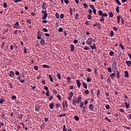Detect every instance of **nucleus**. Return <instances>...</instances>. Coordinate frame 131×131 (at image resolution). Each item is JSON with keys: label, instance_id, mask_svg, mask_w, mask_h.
<instances>
[{"label": "nucleus", "instance_id": "f3484780", "mask_svg": "<svg viewBox=\"0 0 131 131\" xmlns=\"http://www.w3.org/2000/svg\"><path fill=\"white\" fill-rule=\"evenodd\" d=\"M108 16L109 17H111V18H112L113 17V13H112V12H109Z\"/></svg>", "mask_w": 131, "mask_h": 131}, {"label": "nucleus", "instance_id": "20e7f679", "mask_svg": "<svg viewBox=\"0 0 131 131\" xmlns=\"http://www.w3.org/2000/svg\"><path fill=\"white\" fill-rule=\"evenodd\" d=\"M117 23L118 24H119V23H120V19H121V16H120V15L118 16L117 17Z\"/></svg>", "mask_w": 131, "mask_h": 131}, {"label": "nucleus", "instance_id": "49530a36", "mask_svg": "<svg viewBox=\"0 0 131 131\" xmlns=\"http://www.w3.org/2000/svg\"><path fill=\"white\" fill-rule=\"evenodd\" d=\"M11 99L12 100H16L17 99V97H16V96H12Z\"/></svg>", "mask_w": 131, "mask_h": 131}, {"label": "nucleus", "instance_id": "bb28decb", "mask_svg": "<svg viewBox=\"0 0 131 131\" xmlns=\"http://www.w3.org/2000/svg\"><path fill=\"white\" fill-rule=\"evenodd\" d=\"M57 76L58 79H61V74H60V73L57 74Z\"/></svg>", "mask_w": 131, "mask_h": 131}, {"label": "nucleus", "instance_id": "1a4fd4ad", "mask_svg": "<svg viewBox=\"0 0 131 131\" xmlns=\"http://www.w3.org/2000/svg\"><path fill=\"white\" fill-rule=\"evenodd\" d=\"M48 76L50 78V81H51V82H53V81H54V79H53V77H52V75L49 74L48 75Z\"/></svg>", "mask_w": 131, "mask_h": 131}, {"label": "nucleus", "instance_id": "aec40b11", "mask_svg": "<svg viewBox=\"0 0 131 131\" xmlns=\"http://www.w3.org/2000/svg\"><path fill=\"white\" fill-rule=\"evenodd\" d=\"M110 35L112 37L114 35V32H113V31H111Z\"/></svg>", "mask_w": 131, "mask_h": 131}, {"label": "nucleus", "instance_id": "338daca9", "mask_svg": "<svg viewBox=\"0 0 131 131\" xmlns=\"http://www.w3.org/2000/svg\"><path fill=\"white\" fill-rule=\"evenodd\" d=\"M15 74L16 75H19L20 74V73L19 72V71H16Z\"/></svg>", "mask_w": 131, "mask_h": 131}, {"label": "nucleus", "instance_id": "4be33fe9", "mask_svg": "<svg viewBox=\"0 0 131 131\" xmlns=\"http://www.w3.org/2000/svg\"><path fill=\"white\" fill-rule=\"evenodd\" d=\"M119 46H120L121 49H122V50H124V47H123V45H122V44H121V42L119 43Z\"/></svg>", "mask_w": 131, "mask_h": 131}, {"label": "nucleus", "instance_id": "6ab92c4d", "mask_svg": "<svg viewBox=\"0 0 131 131\" xmlns=\"http://www.w3.org/2000/svg\"><path fill=\"white\" fill-rule=\"evenodd\" d=\"M116 3L119 5V6H121V3H120V1L119 0H115Z\"/></svg>", "mask_w": 131, "mask_h": 131}, {"label": "nucleus", "instance_id": "a878e982", "mask_svg": "<svg viewBox=\"0 0 131 131\" xmlns=\"http://www.w3.org/2000/svg\"><path fill=\"white\" fill-rule=\"evenodd\" d=\"M41 45L42 46L43 45H45V39H41L40 41Z\"/></svg>", "mask_w": 131, "mask_h": 131}, {"label": "nucleus", "instance_id": "864d4df0", "mask_svg": "<svg viewBox=\"0 0 131 131\" xmlns=\"http://www.w3.org/2000/svg\"><path fill=\"white\" fill-rule=\"evenodd\" d=\"M120 74H119V71H117V78H119L120 76H119Z\"/></svg>", "mask_w": 131, "mask_h": 131}, {"label": "nucleus", "instance_id": "5701e85b", "mask_svg": "<svg viewBox=\"0 0 131 131\" xmlns=\"http://www.w3.org/2000/svg\"><path fill=\"white\" fill-rule=\"evenodd\" d=\"M74 119H75V120L76 121H78L79 120V118L78 117H77V116H75L74 117Z\"/></svg>", "mask_w": 131, "mask_h": 131}, {"label": "nucleus", "instance_id": "412c9836", "mask_svg": "<svg viewBox=\"0 0 131 131\" xmlns=\"http://www.w3.org/2000/svg\"><path fill=\"white\" fill-rule=\"evenodd\" d=\"M86 81L88 82H91V81H92V78H90V77L87 78Z\"/></svg>", "mask_w": 131, "mask_h": 131}, {"label": "nucleus", "instance_id": "052dcab7", "mask_svg": "<svg viewBox=\"0 0 131 131\" xmlns=\"http://www.w3.org/2000/svg\"><path fill=\"white\" fill-rule=\"evenodd\" d=\"M58 31H59V32H62V31H63V28H60L58 29Z\"/></svg>", "mask_w": 131, "mask_h": 131}, {"label": "nucleus", "instance_id": "680f3d73", "mask_svg": "<svg viewBox=\"0 0 131 131\" xmlns=\"http://www.w3.org/2000/svg\"><path fill=\"white\" fill-rule=\"evenodd\" d=\"M113 30H115V31H117V30H118V29H117V27H114L113 28Z\"/></svg>", "mask_w": 131, "mask_h": 131}, {"label": "nucleus", "instance_id": "b1692460", "mask_svg": "<svg viewBox=\"0 0 131 131\" xmlns=\"http://www.w3.org/2000/svg\"><path fill=\"white\" fill-rule=\"evenodd\" d=\"M126 64H127L128 66H130L131 64L130 61H126Z\"/></svg>", "mask_w": 131, "mask_h": 131}, {"label": "nucleus", "instance_id": "13d9d810", "mask_svg": "<svg viewBox=\"0 0 131 131\" xmlns=\"http://www.w3.org/2000/svg\"><path fill=\"white\" fill-rule=\"evenodd\" d=\"M105 108H106V109L109 110V109H110V106L109 105H106L105 106Z\"/></svg>", "mask_w": 131, "mask_h": 131}, {"label": "nucleus", "instance_id": "f03ea898", "mask_svg": "<svg viewBox=\"0 0 131 131\" xmlns=\"http://www.w3.org/2000/svg\"><path fill=\"white\" fill-rule=\"evenodd\" d=\"M19 27H20V25L19 24V22L17 21L14 24V28L19 29Z\"/></svg>", "mask_w": 131, "mask_h": 131}, {"label": "nucleus", "instance_id": "bf43d9fd", "mask_svg": "<svg viewBox=\"0 0 131 131\" xmlns=\"http://www.w3.org/2000/svg\"><path fill=\"white\" fill-rule=\"evenodd\" d=\"M90 8L91 9H92L93 10H94L95 8V6L94 5H90Z\"/></svg>", "mask_w": 131, "mask_h": 131}, {"label": "nucleus", "instance_id": "09e8293b", "mask_svg": "<svg viewBox=\"0 0 131 131\" xmlns=\"http://www.w3.org/2000/svg\"><path fill=\"white\" fill-rule=\"evenodd\" d=\"M105 119L106 120H107V121H108V122H111V120H110V119L108 118V117H105Z\"/></svg>", "mask_w": 131, "mask_h": 131}, {"label": "nucleus", "instance_id": "3c124183", "mask_svg": "<svg viewBox=\"0 0 131 131\" xmlns=\"http://www.w3.org/2000/svg\"><path fill=\"white\" fill-rule=\"evenodd\" d=\"M69 12L70 13V15H72V8H70L69 9Z\"/></svg>", "mask_w": 131, "mask_h": 131}, {"label": "nucleus", "instance_id": "ea45409f", "mask_svg": "<svg viewBox=\"0 0 131 131\" xmlns=\"http://www.w3.org/2000/svg\"><path fill=\"white\" fill-rule=\"evenodd\" d=\"M55 16H56V18L57 19H59V13H56V14H55Z\"/></svg>", "mask_w": 131, "mask_h": 131}, {"label": "nucleus", "instance_id": "72a5a7b5", "mask_svg": "<svg viewBox=\"0 0 131 131\" xmlns=\"http://www.w3.org/2000/svg\"><path fill=\"white\" fill-rule=\"evenodd\" d=\"M110 56H113L114 55V52L113 51L110 52L109 53Z\"/></svg>", "mask_w": 131, "mask_h": 131}, {"label": "nucleus", "instance_id": "37998d69", "mask_svg": "<svg viewBox=\"0 0 131 131\" xmlns=\"http://www.w3.org/2000/svg\"><path fill=\"white\" fill-rule=\"evenodd\" d=\"M42 8L43 10H46V9H47V7H46V6H45V3H43V5H42Z\"/></svg>", "mask_w": 131, "mask_h": 131}, {"label": "nucleus", "instance_id": "8fccbe9b", "mask_svg": "<svg viewBox=\"0 0 131 131\" xmlns=\"http://www.w3.org/2000/svg\"><path fill=\"white\" fill-rule=\"evenodd\" d=\"M79 16V15H78V13L76 14V15L75 16V19H78Z\"/></svg>", "mask_w": 131, "mask_h": 131}, {"label": "nucleus", "instance_id": "423d86ee", "mask_svg": "<svg viewBox=\"0 0 131 131\" xmlns=\"http://www.w3.org/2000/svg\"><path fill=\"white\" fill-rule=\"evenodd\" d=\"M89 109L90 111H93L94 110V105H93V104H90L89 105Z\"/></svg>", "mask_w": 131, "mask_h": 131}, {"label": "nucleus", "instance_id": "c03bdc74", "mask_svg": "<svg viewBox=\"0 0 131 131\" xmlns=\"http://www.w3.org/2000/svg\"><path fill=\"white\" fill-rule=\"evenodd\" d=\"M3 125H5V123H3L2 122H0V128L2 127V126H3Z\"/></svg>", "mask_w": 131, "mask_h": 131}, {"label": "nucleus", "instance_id": "a19ab883", "mask_svg": "<svg viewBox=\"0 0 131 131\" xmlns=\"http://www.w3.org/2000/svg\"><path fill=\"white\" fill-rule=\"evenodd\" d=\"M107 71L108 72H110V73H111V72H112V70L111 69V68H107Z\"/></svg>", "mask_w": 131, "mask_h": 131}, {"label": "nucleus", "instance_id": "6e6552de", "mask_svg": "<svg viewBox=\"0 0 131 131\" xmlns=\"http://www.w3.org/2000/svg\"><path fill=\"white\" fill-rule=\"evenodd\" d=\"M125 75H124V77H128L129 75H128V72H127V71H125L124 72Z\"/></svg>", "mask_w": 131, "mask_h": 131}, {"label": "nucleus", "instance_id": "0eeeda50", "mask_svg": "<svg viewBox=\"0 0 131 131\" xmlns=\"http://www.w3.org/2000/svg\"><path fill=\"white\" fill-rule=\"evenodd\" d=\"M71 52H74V50L75 49V48L74 47V45H71Z\"/></svg>", "mask_w": 131, "mask_h": 131}, {"label": "nucleus", "instance_id": "9b49d317", "mask_svg": "<svg viewBox=\"0 0 131 131\" xmlns=\"http://www.w3.org/2000/svg\"><path fill=\"white\" fill-rule=\"evenodd\" d=\"M93 46H90V48H91L92 50H94V49H96V44L93 43Z\"/></svg>", "mask_w": 131, "mask_h": 131}, {"label": "nucleus", "instance_id": "79ce46f5", "mask_svg": "<svg viewBox=\"0 0 131 131\" xmlns=\"http://www.w3.org/2000/svg\"><path fill=\"white\" fill-rule=\"evenodd\" d=\"M46 96L47 97H50V91H47Z\"/></svg>", "mask_w": 131, "mask_h": 131}, {"label": "nucleus", "instance_id": "774afa93", "mask_svg": "<svg viewBox=\"0 0 131 131\" xmlns=\"http://www.w3.org/2000/svg\"><path fill=\"white\" fill-rule=\"evenodd\" d=\"M119 112H124V110H123V109H119Z\"/></svg>", "mask_w": 131, "mask_h": 131}, {"label": "nucleus", "instance_id": "e2e57ef3", "mask_svg": "<svg viewBox=\"0 0 131 131\" xmlns=\"http://www.w3.org/2000/svg\"><path fill=\"white\" fill-rule=\"evenodd\" d=\"M73 42H74V43L76 44V43H77V42H78V40L75 39L74 40Z\"/></svg>", "mask_w": 131, "mask_h": 131}, {"label": "nucleus", "instance_id": "de8ad7c7", "mask_svg": "<svg viewBox=\"0 0 131 131\" xmlns=\"http://www.w3.org/2000/svg\"><path fill=\"white\" fill-rule=\"evenodd\" d=\"M102 16V17H107L108 14L107 13H103Z\"/></svg>", "mask_w": 131, "mask_h": 131}, {"label": "nucleus", "instance_id": "393cba45", "mask_svg": "<svg viewBox=\"0 0 131 131\" xmlns=\"http://www.w3.org/2000/svg\"><path fill=\"white\" fill-rule=\"evenodd\" d=\"M110 76L111 77H112V78H114V77H115V74L114 73H112L110 74Z\"/></svg>", "mask_w": 131, "mask_h": 131}, {"label": "nucleus", "instance_id": "6e6d98bb", "mask_svg": "<svg viewBox=\"0 0 131 131\" xmlns=\"http://www.w3.org/2000/svg\"><path fill=\"white\" fill-rule=\"evenodd\" d=\"M91 18H92V15L89 14L88 15V19L90 20V19H91Z\"/></svg>", "mask_w": 131, "mask_h": 131}, {"label": "nucleus", "instance_id": "7ed1b4c3", "mask_svg": "<svg viewBox=\"0 0 131 131\" xmlns=\"http://www.w3.org/2000/svg\"><path fill=\"white\" fill-rule=\"evenodd\" d=\"M76 83L77 84L78 88H80V85H81V83H80V81L79 80H77L76 81Z\"/></svg>", "mask_w": 131, "mask_h": 131}, {"label": "nucleus", "instance_id": "ddd939ff", "mask_svg": "<svg viewBox=\"0 0 131 131\" xmlns=\"http://www.w3.org/2000/svg\"><path fill=\"white\" fill-rule=\"evenodd\" d=\"M82 99V97H81V96H79L78 97V101L79 102V103H81V100Z\"/></svg>", "mask_w": 131, "mask_h": 131}, {"label": "nucleus", "instance_id": "2f4dec72", "mask_svg": "<svg viewBox=\"0 0 131 131\" xmlns=\"http://www.w3.org/2000/svg\"><path fill=\"white\" fill-rule=\"evenodd\" d=\"M4 102H5V99H1L0 100V104H4Z\"/></svg>", "mask_w": 131, "mask_h": 131}, {"label": "nucleus", "instance_id": "c85d7f7f", "mask_svg": "<svg viewBox=\"0 0 131 131\" xmlns=\"http://www.w3.org/2000/svg\"><path fill=\"white\" fill-rule=\"evenodd\" d=\"M84 8H85V9H86V8H88V7H89V6L88 5V4L86 3H84L83 5Z\"/></svg>", "mask_w": 131, "mask_h": 131}, {"label": "nucleus", "instance_id": "dca6fc26", "mask_svg": "<svg viewBox=\"0 0 131 131\" xmlns=\"http://www.w3.org/2000/svg\"><path fill=\"white\" fill-rule=\"evenodd\" d=\"M19 81H20L21 83L25 82V81L24 79H21L20 77H18Z\"/></svg>", "mask_w": 131, "mask_h": 131}, {"label": "nucleus", "instance_id": "9d476101", "mask_svg": "<svg viewBox=\"0 0 131 131\" xmlns=\"http://www.w3.org/2000/svg\"><path fill=\"white\" fill-rule=\"evenodd\" d=\"M40 110V107H39V106H35V111H36V112H38V111H39Z\"/></svg>", "mask_w": 131, "mask_h": 131}, {"label": "nucleus", "instance_id": "c756f323", "mask_svg": "<svg viewBox=\"0 0 131 131\" xmlns=\"http://www.w3.org/2000/svg\"><path fill=\"white\" fill-rule=\"evenodd\" d=\"M63 116H66V114H61L59 115V117H63Z\"/></svg>", "mask_w": 131, "mask_h": 131}, {"label": "nucleus", "instance_id": "5fc2aeb1", "mask_svg": "<svg viewBox=\"0 0 131 131\" xmlns=\"http://www.w3.org/2000/svg\"><path fill=\"white\" fill-rule=\"evenodd\" d=\"M121 23L122 24V25H124V19H123V18H121Z\"/></svg>", "mask_w": 131, "mask_h": 131}, {"label": "nucleus", "instance_id": "f704fd0d", "mask_svg": "<svg viewBox=\"0 0 131 131\" xmlns=\"http://www.w3.org/2000/svg\"><path fill=\"white\" fill-rule=\"evenodd\" d=\"M80 108H83V102H80Z\"/></svg>", "mask_w": 131, "mask_h": 131}, {"label": "nucleus", "instance_id": "603ef678", "mask_svg": "<svg viewBox=\"0 0 131 131\" xmlns=\"http://www.w3.org/2000/svg\"><path fill=\"white\" fill-rule=\"evenodd\" d=\"M60 19H63V18H64V14H60Z\"/></svg>", "mask_w": 131, "mask_h": 131}, {"label": "nucleus", "instance_id": "a18cd8bd", "mask_svg": "<svg viewBox=\"0 0 131 131\" xmlns=\"http://www.w3.org/2000/svg\"><path fill=\"white\" fill-rule=\"evenodd\" d=\"M57 98H58L59 101H62V98H61V97H60V96L57 95Z\"/></svg>", "mask_w": 131, "mask_h": 131}, {"label": "nucleus", "instance_id": "69168bd1", "mask_svg": "<svg viewBox=\"0 0 131 131\" xmlns=\"http://www.w3.org/2000/svg\"><path fill=\"white\" fill-rule=\"evenodd\" d=\"M64 2L65 4H67L69 3V1L68 0H64Z\"/></svg>", "mask_w": 131, "mask_h": 131}, {"label": "nucleus", "instance_id": "f8f14e48", "mask_svg": "<svg viewBox=\"0 0 131 131\" xmlns=\"http://www.w3.org/2000/svg\"><path fill=\"white\" fill-rule=\"evenodd\" d=\"M47 17H48V14L45 13L43 16L42 17V20H45V19H47Z\"/></svg>", "mask_w": 131, "mask_h": 131}, {"label": "nucleus", "instance_id": "a211bd4d", "mask_svg": "<svg viewBox=\"0 0 131 131\" xmlns=\"http://www.w3.org/2000/svg\"><path fill=\"white\" fill-rule=\"evenodd\" d=\"M98 14L99 16H102L103 15V11L102 10H99L98 11Z\"/></svg>", "mask_w": 131, "mask_h": 131}, {"label": "nucleus", "instance_id": "4468645a", "mask_svg": "<svg viewBox=\"0 0 131 131\" xmlns=\"http://www.w3.org/2000/svg\"><path fill=\"white\" fill-rule=\"evenodd\" d=\"M46 127V124H45V123H42L40 126V128L41 129H43V128H45V127Z\"/></svg>", "mask_w": 131, "mask_h": 131}, {"label": "nucleus", "instance_id": "e433bc0d", "mask_svg": "<svg viewBox=\"0 0 131 131\" xmlns=\"http://www.w3.org/2000/svg\"><path fill=\"white\" fill-rule=\"evenodd\" d=\"M26 53H27V49L25 47L24 48V54H26Z\"/></svg>", "mask_w": 131, "mask_h": 131}, {"label": "nucleus", "instance_id": "0e129e2a", "mask_svg": "<svg viewBox=\"0 0 131 131\" xmlns=\"http://www.w3.org/2000/svg\"><path fill=\"white\" fill-rule=\"evenodd\" d=\"M27 22V23H29V24H31V20L30 19H28Z\"/></svg>", "mask_w": 131, "mask_h": 131}, {"label": "nucleus", "instance_id": "cd10ccee", "mask_svg": "<svg viewBox=\"0 0 131 131\" xmlns=\"http://www.w3.org/2000/svg\"><path fill=\"white\" fill-rule=\"evenodd\" d=\"M105 19L104 18V17L102 16L100 19V22H104V20Z\"/></svg>", "mask_w": 131, "mask_h": 131}, {"label": "nucleus", "instance_id": "f257e3e1", "mask_svg": "<svg viewBox=\"0 0 131 131\" xmlns=\"http://www.w3.org/2000/svg\"><path fill=\"white\" fill-rule=\"evenodd\" d=\"M93 38H89L86 41V43L89 46H91L92 43H93Z\"/></svg>", "mask_w": 131, "mask_h": 131}, {"label": "nucleus", "instance_id": "473e14b6", "mask_svg": "<svg viewBox=\"0 0 131 131\" xmlns=\"http://www.w3.org/2000/svg\"><path fill=\"white\" fill-rule=\"evenodd\" d=\"M84 94H85V95H89L90 94V91H89V90H85Z\"/></svg>", "mask_w": 131, "mask_h": 131}, {"label": "nucleus", "instance_id": "58836bf2", "mask_svg": "<svg viewBox=\"0 0 131 131\" xmlns=\"http://www.w3.org/2000/svg\"><path fill=\"white\" fill-rule=\"evenodd\" d=\"M73 106H76V102H75V99L73 100Z\"/></svg>", "mask_w": 131, "mask_h": 131}, {"label": "nucleus", "instance_id": "4c0bfd02", "mask_svg": "<svg viewBox=\"0 0 131 131\" xmlns=\"http://www.w3.org/2000/svg\"><path fill=\"white\" fill-rule=\"evenodd\" d=\"M69 96L70 97H71V98H72V97H73V92H70L69 94Z\"/></svg>", "mask_w": 131, "mask_h": 131}, {"label": "nucleus", "instance_id": "4d7b16f0", "mask_svg": "<svg viewBox=\"0 0 131 131\" xmlns=\"http://www.w3.org/2000/svg\"><path fill=\"white\" fill-rule=\"evenodd\" d=\"M93 13H94V15H96L97 14V11H96V8L93 9Z\"/></svg>", "mask_w": 131, "mask_h": 131}, {"label": "nucleus", "instance_id": "39448f33", "mask_svg": "<svg viewBox=\"0 0 131 131\" xmlns=\"http://www.w3.org/2000/svg\"><path fill=\"white\" fill-rule=\"evenodd\" d=\"M54 105H55V103H51L49 105V107L50 109H54Z\"/></svg>", "mask_w": 131, "mask_h": 131}, {"label": "nucleus", "instance_id": "7c9ffc66", "mask_svg": "<svg viewBox=\"0 0 131 131\" xmlns=\"http://www.w3.org/2000/svg\"><path fill=\"white\" fill-rule=\"evenodd\" d=\"M116 11L117 13H119V6H117V7L116 8Z\"/></svg>", "mask_w": 131, "mask_h": 131}, {"label": "nucleus", "instance_id": "2eb2a0df", "mask_svg": "<svg viewBox=\"0 0 131 131\" xmlns=\"http://www.w3.org/2000/svg\"><path fill=\"white\" fill-rule=\"evenodd\" d=\"M84 89H88V84L85 83H82Z\"/></svg>", "mask_w": 131, "mask_h": 131}, {"label": "nucleus", "instance_id": "c9c22d12", "mask_svg": "<svg viewBox=\"0 0 131 131\" xmlns=\"http://www.w3.org/2000/svg\"><path fill=\"white\" fill-rule=\"evenodd\" d=\"M3 7L4 8H7L8 7V5L7 4V3H6L5 2H4Z\"/></svg>", "mask_w": 131, "mask_h": 131}]
</instances>
